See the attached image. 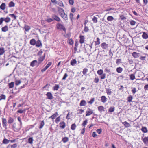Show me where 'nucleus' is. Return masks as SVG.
I'll list each match as a JSON object with an SVG mask.
<instances>
[{"label": "nucleus", "instance_id": "nucleus-1", "mask_svg": "<svg viewBox=\"0 0 148 148\" xmlns=\"http://www.w3.org/2000/svg\"><path fill=\"white\" fill-rule=\"evenodd\" d=\"M12 127L13 130L15 132H18L21 130V127L19 126V125H17L16 123H14L12 125Z\"/></svg>", "mask_w": 148, "mask_h": 148}, {"label": "nucleus", "instance_id": "nucleus-2", "mask_svg": "<svg viewBox=\"0 0 148 148\" xmlns=\"http://www.w3.org/2000/svg\"><path fill=\"white\" fill-rule=\"evenodd\" d=\"M56 27L58 29H62L64 31H65L66 30L65 28L64 25L60 23H58L57 24Z\"/></svg>", "mask_w": 148, "mask_h": 148}, {"label": "nucleus", "instance_id": "nucleus-3", "mask_svg": "<svg viewBox=\"0 0 148 148\" xmlns=\"http://www.w3.org/2000/svg\"><path fill=\"white\" fill-rule=\"evenodd\" d=\"M93 113V111L92 110L88 108L86 112V116L90 115Z\"/></svg>", "mask_w": 148, "mask_h": 148}, {"label": "nucleus", "instance_id": "nucleus-4", "mask_svg": "<svg viewBox=\"0 0 148 148\" xmlns=\"http://www.w3.org/2000/svg\"><path fill=\"white\" fill-rule=\"evenodd\" d=\"M2 125L3 127H4L5 129H7V120L5 118H3L2 119Z\"/></svg>", "mask_w": 148, "mask_h": 148}, {"label": "nucleus", "instance_id": "nucleus-5", "mask_svg": "<svg viewBox=\"0 0 148 148\" xmlns=\"http://www.w3.org/2000/svg\"><path fill=\"white\" fill-rule=\"evenodd\" d=\"M80 38L79 42L81 44H83L84 42L85 41V37L84 36L80 35L79 36Z\"/></svg>", "mask_w": 148, "mask_h": 148}, {"label": "nucleus", "instance_id": "nucleus-6", "mask_svg": "<svg viewBox=\"0 0 148 148\" xmlns=\"http://www.w3.org/2000/svg\"><path fill=\"white\" fill-rule=\"evenodd\" d=\"M105 89L106 93L108 95H111L112 93V90L111 89L106 88Z\"/></svg>", "mask_w": 148, "mask_h": 148}, {"label": "nucleus", "instance_id": "nucleus-7", "mask_svg": "<svg viewBox=\"0 0 148 148\" xmlns=\"http://www.w3.org/2000/svg\"><path fill=\"white\" fill-rule=\"evenodd\" d=\"M101 46L103 49H106L108 47V44L103 42L101 44Z\"/></svg>", "mask_w": 148, "mask_h": 148}, {"label": "nucleus", "instance_id": "nucleus-8", "mask_svg": "<svg viewBox=\"0 0 148 148\" xmlns=\"http://www.w3.org/2000/svg\"><path fill=\"white\" fill-rule=\"evenodd\" d=\"M97 108L98 110L100 112H101L103 111H105V108L102 106H98L97 107Z\"/></svg>", "mask_w": 148, "mask_h": 148}, {"label": "nucleus", "instance_id": "nucleus-9", "mask_svg": "<svg viewBox=\"0 0 148 148\" xmlns=\"http://www.w3.org/2000/svg\"><path fill=\"white\" fill-rule=\"evenodd\" d=\"M142 139L145 144H148V136L145 137L143 138L142 137Z\"/></svg>", "mask_w": 148, "mask_h": 148}, {"label": "nucleus", "instance_id": "nucleus-10", "mask_svg": "<svg viewBox=\"0 0 148 148\" xmlns=\"http://www.w3.org/2000/svg\"><path fill=\"white\" fill-rule=\"evenodd\" d=\"M107 98L105 96H102L101 97V101L103 103H106L107 100Z\"/></svg>", "mask_w": 148, "mask_h": 148}, {"label": "nucleus", "instance_id": "nucleus-11", "mask_svg": "<svg viewBox=\"0 0 148 148\" xmlns=\"http://www.w3.org/2000/svg\"><path fill=\"white\" fill-rule=\"evenodd\" d=\"M38 62L36 60H34L32 61L30 63V66L32 67H34L35 65H37Z\"/></svg>", "mask_w": 148, "mask_h": 148}, {"label": "nucleus", "instance_id": "nucleus-12", "mask_svg": "<svg viewBox=\"0 0 148 148\" xmlns=\"http://www.w3.org/2000/svg\"><path fill=\"white\" fill-rule=\"evenodd\" d=\"M14 119L10 117L8 118V123L9 124L13 123L14 122Z\"/></svg>", "mask_w": 148, "mask_h": 148}, {"label": "nucleus", "instance_id": "nucleus-13", "mask_svg": "<svg viewBox=\"0 0 148 148\" xmlns=\"http://www.w3.org/2000/svg\"><path fill=\"white\" fill-rule=\"evenodd\" d=\"M122 123L124 125L125 127H129L131 126L126 121L122 122Z\"/></svg>", "mask_w": 148, "mask_h": 148}, {"label": "nucleus", "instance_id": "nucleus-14", "mask_svg": "<svg viewBox=\"0 0 148 148\" xmlns=\"http://www.w3.org/2000/svg\"><path fill=\"white\" fill-rule=\"evenodd\" d=\"M142 37L144 39H146L148 38V35L145 32H143Z\"/></svg>", "mask_w": 148, "mask_h": 148}, {"label": "nucleus", "instance_id": "nucleus-15", "mask_svg": "<svg viewBox=\"0 0 148 148\" xmlns=\"http://www.w3.org/2000/svg\"><path fill=\"white\" fill-rule=\"evenodd\" d=\"M36 46L37 47H39L40 46H42V44L40 40H38V41L36 42Z\"/></svg>", "mask_w": 148, "mask_h": 148}, {"label": "nucleus", "instance_id": "nucleus-16", "mask_svg": "<svg viewBox=\"0 0 148 148\" xmlns=\"http://www.w3.org/2000/svg\"><path fill=\"white\" fill-rule=\"evenodd\" d=\"M54 20H56L57 21L59 22L60 21V19L59 17L56 15H53L52 16Z\"/></svg>", "mask_w": 148, "mask_h": 148}, {"label": "nucleus", "instance_id": "nucleus-17", "mask_svg": "<svg viewBox=\"0 0 148 148\" xmlns=\"http://www.w3.org/2000/svg\"><path fill=\"white\" fill-rule=\"evenodd\" d=\"M47 97L48 99L50 100L52 99L53 98L52 94L50 92L47 93Z\"/></svg>", "mask_w": 148, "mask_h": 148}, {"label": "nucleus", "instance_id": "nucleus-18", "mask_svg": "<svg viewBox=\"0 0 148 148\" xmlns=\"http://www.w3.org/2000/svg\"><path fill=\"white\" fill-rule=\"evenodd\" d=\"M8 30V28L7 25L1 28V30L2 32H6Z\"/></svg>", "mask_w": 148, "mask_h": 148}, {"label": "nucleus", "instance_id": "nucleus-19", "mask_svg": "<svg viewBox=\"0 0 148 148\" xmlns=\"http://www.w3.org/2000/svg\"><path fill=\"white\" fill-rule=\"evenodd\" d=\"M58 114L57 112H56L54 114H53L51 117L49 118H51L53 119H55L58 116Z\"/></svg>", "mask_w": 148, "mask_h": 148}, {"label": "nucleus", "instance_id": "nucleus-20", "mask_svg": "<svg viewBox=\"0 0 148 148\" xmlns=\"http://www.w3.org/2000/svg\"><path fill=\"white\" fill-rule=\"evenodd\" d=\"M60 128L64 129L65 127V123L64 122H62L60 123Z\"/></svg>", "mask_w": 148, "mask_h": 148}, {"label": "nucleus", "instance_id": "nucleus-21", "mask_svg": "<svg viewBox=\"0 0 148 148\" xmlns=\"http://www.w3.org/2000/svg\"><path fill=\"white\" fill-rule=\"evenodd\" d=\"M141 130L144 133H147L148 132L147 129L145 127H142Z\"/></svg>", "mask_w": 148, "mask_h": 148}, {"label": "nucleus", "instance_id": "nucleus-22", "mask_svg": "<svg viewBox=\"0 0 148 148\" xmlns=\"http://www.w3.org/2000/svg\"><path fill=\"white\" fill-rule=\"evenodd\" d=\"M77 61L75 59H73L71 61L70 64L71 65L73 66L77 63Z\"/></svg>", "mask_w": 148, "mask_h": 148}, {"label": "nucleus", "instance_id": "nucleus-23", "mask_svg": "<svg viewBox=\"0 0 148 148\" xmlns=\"http://www.w3.org/2000/svg\"><path fill=\"white\" fill-rule=\"evenodd\" d=\"M36 41L34 39H33L30 40V43L32 45H36Z\"/></svg>", "mask_w": 148, "mask_h": 148}, {"label": "nucleus", "instance_id": "nucleus-24", "mask_svg": "<svg viewBox=\"0 0 148 148\" xmlns=\"http://www.w3.org/2000/svg\"><path fill=\"white\" fill-rule=\"evenodd\" d=\"M58 12L59 14L62 13H64V9L60 7H58Z\"/></svg>", "mask_w": 148, "mask_h": 148}, {"label": "nucleus", "instance_id": "nucleus-25", "mask_svg": "<svg viewBox=\"0 0 148 148\" xmlns=\"http://www.w3.org/2000/svg\"><path fill=\"white\" fill-rule=\"evenodd\" d=\"M86 104V101L84 100H82L81 101L80 103V106H84Z\"/></svg>", "mask_w": 148, "mask_h": 148}, {"label": "nucleus", "instance_id": "nucleus-26", "mask_svg": "<svg viewBox=\"0 0 148 148\" xmlns=\"http://www.w3.org/2000/svg\"><path fill=\"white\" fill-rule=\"evenodd\" d=\"M139 54V53L136 52H134L132 53V55L134 58H138V57Z\"/></svg>", "mask_w": 148, "mask_h": 148}, {"label": "nucleus", "instance_id": "nucleus-27", "mask_svg": "<svg viewBox=\"0 0 148 148\" xmlns=\"http://www.w3.org/2000/svg\"><path fill=\"white\" fill-rule=\"evenodd\" d=\"M5 3H3L0 6V8L3 10H4L5 8Z\"/></svg>", "mask_w": 148, "mask_h": 148}, {"label": "nucleus", "instance_id": "nucleus-28", "mask_svg": "<svg viewBox=\"0 0 148 148\" xmlns=\"http://www.w3.org/2000/svg\"><path fill=\"white\" fill-rule=\"evenodd\" d=\"M4 49L3 47H1L0 48V55H3L5 52Z\"/></svg>", "mask_w": 148, "mask_h": 148}, {"label": "nucleus", "instance_id": "nucleus-29", "mask_svg": "<svg viewBox=\"0 0 148 148\" xmlns=\"http://www.w3.org/2000/svg\"><path fill=\"white\" fill-rule=\"evenodd\" d=\"M123 68L121 67H118L116 69L117 72L119 73H121L123 71Z\"/></svg>", "mask_w": 148, "mask_h": 148}, {"label": "nucleus", "instance_id": "nucleus-30", "mask_svg": "<svg viewBox=\"0 0 148 148\" xmlns=\"http://www.w3.org/2000/svg\"><path fill=\"white\" fill-rule=\"evenodd\" d=\"M10 142V140H8L6 138H4L3 140V143L5 144H8Z\"/></svg>", "mask_w": 148, "mask_h": 148}, {"label": "nucleus", "instance_id": "nucleus-31", "mask_svg": "<svg viewBox=\"0 0 148 148\" xmlns=\"http://www.w3.org/2000/svg\"><path fill=\"white\" fill-rule=\"evenodd\" d=\"M14 6L15 3L11 1L8 4V6L9 7H14Z\"/></svg>", "mask_w": 148, "mask_h": 148}, {"label": "nucleus", "instance_id": "nucleus-32", "mask_svg": "<svg viewBox=\"0 0 148 148\" xmlns=\"http://www.w3.org/2000/svg\"><path fill=\"white\" fill-rule=\"evenodd\" d=\"M107 20L108 21H111L114 20V18L112 16H109L107 17Z\"/></svg>", "mask_w": 148, "mask_h": 148}, {"label": "nucleus", "instance_id": "nucleus-33", "mask_svg": "<svg viewBox=\"0 0 148 148\" xmlns=\"http://www.w3.org/2000/svg\"><path fill=\"white\" fill-rule=\"evenodd\" d=\"M69 138L67 137H64L62 139V141L64 143H66L68 141Z\"/></svg>", "mask_w": 148, "mask_h": 148}, {"label": "nucleus", "instance_id": "nucleus-34", "mask_svg": "<svg viewBox=\"0 0 148 148\" xmlns=\"http://www.w3.org/2000/svg\"><path fill=\"white\" fill-rule=\"evenodd\" d=\"M24 28L25 29V31L27 32L30 29V26L27 25H25Z\"/></svg>", "mask_w": 148, "mask_h": 148}, {"label": "nucleus", "instance_id": "nucleus-35", "mask_svg": "<svg viewBox=\"0 0 148 148\" xmlns=\"http://www.w3.org/2000/svg\"><path fill=\"white\" fill-rule=\"evenodd\" d=\"M33 138L32 137H29L28 139V143L30 144H32L33 143Z\"/></svg>", "mask_w": 148, "mask_h": 148}, {"label": "nucleus", "instance_id": "nucleus-36", "mask_svg": "<svg viewBox=\"0 0 148 148\" xmlns=\"http://www.w3.org/2000/svg\"><path fill=\"white\" fill-rule=\"evenodd\" d=\"M103 70L100 69L97 71V73L99 75H101L103 73Z\"/></svg>", "mask_w": 148, "mask_h": 148}, {"label": "nucleus", "instance_id": "nucleus-37", "mask_svg": "<svg viewBox=\"0 0 148 148\" xmlns=\"http://www.w3.org/2000/svg\"><path fill=\"white\" fill-rule=\"evenodd\" d=\"M57 4L60 6L64 7V5L62 2L61 1H59L58 2H57Z\"/></svg>", "mask_w": 148, "mask_h": 148}, {"label": "nucleus", "instance_id": "nucleus-38", "mask_svg": "<svg viewBox=\"0 0 148 148\" xmlns=\"http://www.w3.org/2000/svg\"><path fill=\"white\" fill-rule=\"evenodd\" d=\"M14 83L13 82H12L8 84V86L9 88H12L14 87Z\"/></svg>", "mask_w": 148, "mask_h": 148}, {"label": "nucleus", "instance_id": "nucleus-39", "mask_svg": "<svg viewBox=\"0 0 148 148\" xmlns=\"http://www.w3.org/2000/svg\"><path fill=\"white\" fill-rule=\"evenodd\" d=\"M133 99V97L132 96H129L127 98V101L130 102L132 101V100Z\"/></svg>", "mask_w": 148, "mask_h": 148}, {"label": "nucleus", "instance_id": "nucleus-40", "mask_svg": "<svg viewBox=\"0 0 148 148\" xmlns=\"http://www.w3.org/2000/svg\"><path fill=\"white\" fill-rule=\"evenodd\" d=\"M130 79L133 80L135 79V76L134 74H131L130 75Z\"/></svg>", "mask_w": 148, "mask_h": 148}, {"label": "nucleus", "instance_id": "nucleus-41", "mask_svg": "<svg viewBox=\"0 0 148 148\" xmlns=\"http://www.w3.org/2000/svg\"><path fill=\"white\" fill-rule=\"evenodd\" d=\"M76 126L75 124H73L72 125L71 127V129L72 130H74L75 129Z\"/></svg>", "mask_w": 148, "mask_h": 148}, {"label": "nucleus", "instance_id": "nucleus-42", "mask_svg": "<svg viewBox=\"0 0 148 148\" xmlns=\"http://www.w3.org/2000/svg\"><path fill=\"white\" fill-rule=\"evenodd\" d=\"M88 69L87 68H84L83 69V71H82L83 74L84 75H86L87 72L88 71Z\"/></svg>", "mask_w": 148, "mask_h": 148}, {"label": "nucleus", "instance_id": "nucleus-43", "mask_svg": "<svg viewBox=\"0 0 148 148\" xmlns=\"http://www.w3.org/2000/svg\"><path fill=\"white\" fill-rule=\"evenodd\" d=\"M4 20H3V21L6 23H8L10 21V18L8 17H6V18H4Z\"/></svg>", "mask_w": 148, "mask_h": 148}, {"label": "nucleus", "instance_id": "nucleus-44", "mask_svg": "<svg viewBox=\"0 0 148 148\" xmlns=\"http://www.w3.org/2000/svg\"><path fill=\"white\" fill-rule=\"evenodd\" d=\"M64 15L61 17L64 20H66L68 19L67 16L66 14H64Z\"/></svg>", "mask_w": 148, "mask_h": 148}, {"label": "nucleus", "instance_id": "nucleus-45", "mask_svg": "<svg viewBox=\"0 0 148 148\" xmlns=\"http://www.w3.org/2000/svg\"><path fill=\"white\" fill-rule=\"evenodd\" d=\"M115 110V108L113 107H110L108 110V111L109 112H113Z\"/></svg>", "mask_w": 148, "mask_h": 148}, {"label": "nucleus", "instance_id": "nucleus-46", "mask_svg": "<svg viewBox=\"0 0 148 148\" xmlns=\"http://www.w3.org/2000/svg\"><path fill=\"white\" fill-rule=\"evenodd\" d=\"M97 41H95V45H99L100 43V39L99 38H97Z\"/></svg>", "mask_w": 148, "mask_h": 148}, {"label": "nucleus", "instance_id": "nucleus-47", "mask_svg": "<svg viewBox=\"0 0 148 148\" xmlns=\"http://www.w3.org/2000/svg\"><path fill=\"white\" fill-rule=\"evenodd\" d=\"M53 88L54 90H58L59 88V86L58 85L56 84L53 87Z\"/></svg>", "mask_w": 148, "mask_h": 148}, {"label": "nucleus", "instance_id": "nucleus-48", "mask_svg": "<svg viewBox=\"0 0 148 148\" xmlns=\"http://www.w3.org/2000/svg\"><path fill=\"white\" fill-rule=\"evenodd\" d=\"M18 146L17 144L14 143L12 145H11L10 147L11 148H16Z\"/></svg>", "mask_w": 148, "mask_h": 148}, {"label": "nucleus", "instance_id": "nucleus-49", "mask_svg": "<svg viewBox=\"0 0 148 148\" xmlns=\"http://www.w3.org/2000/svg\"><path fill=\"white\" fill-rule=\"evenodd\" d=\"M60 116L58 117H57L56 119L55 122L57 123L58 124L59 122L60 121Z\"/></svg>", "mask_w": 148, "mask_h": 148}, {"label": "nucleus", "instance_id": "nucleus-50", "mask_svg": "<svg viewBox=\"0 0 148 148\" xmlns=\"http://www.w3.org/2000/svg\"><path fill=\"white\" fill-rule=\"evenodd\" d=\"M87 123L88 120H87L86 119L85 121H83V123L82 124V125L85 127L86 125L87 124Z\"/></svg>", "mask_w": 148, "mask_h": 148}, {"label": "nucleus", "instance_id": "nucleus-51", "mask_svg": "<svg viewBox=\"0 0 148 148\" xmlns=\"http://www.w3.org/2000/svg\"><path fill=\"white\" fill-rule=\"evenodd\" d=\"M0 100H1L2 99H5L6 97L5 95L3 94H1V95L0 96Z\"/></svg>", "mask_w": 148, "mask_h": 148}, {"label": "nucleus", "instance_id": "nucleus-52", "mask_svg": "<svg viewBox=\"0 0 148 148\" xmlns=\"http://www.w3.org/2000/svg\"><path fill=\"white\" fill-rule=\"evenodd\" d=\"M44 122L43 121H42L40 123V125L39 128L40 129L42 128V127L43 126H44Z\"/></svg>", "mask_w": 148, "mask_h": 148}, {"label": "nucleus", "instance_id": "nucleus-53", "mask_svg": "<svg viewBox=\"0 0 148 148\" xmlns=\"http://www.w3.org/2000/svg\"><path fill=\"white\" fill-rule=\"evenodd\" d=\"M95 101V98H92L91 99L90 101H88V103L90 104H92Z\"/></svg>", "mask_w": 148, "mask_h": 148}, {"label": "nucleus", "instance_id": "nucleus-54", "mask_svg": "<svg viewBox=\"0 0 148 148\" xmlns=\"http://www.w3.org/2000/svg\"><path fill=\"white\" fill-rule=\"evenodd\" d=\"M45 54L44 53V56L40 57L39 58V61H40V62L42 61L44 59V57H45Z\"/></svg>", "mask_w": 148, "mask_h": 148}, {"label": "nucleus", "instance_id": "nucleus-55", "mask_svg": "<svg viewBox=\"0 0 148 148\" xmlns=\"http://www.w3.org/2000/svg\"><path fill=\"white\" fill-rule=\"evenodd\" d=\"M68 43L70 45H72L73 44V42L72 39H69L68 40Z\"/></svg>", "mask_w": 148, "mask_h": 148}, {"label": "nucleus", "instance_id": "nucleus-56", "mask_svg": "<svg viewBox=\"0 0 148 148\" xmlns=\"http://www.w3.org/2000/svg\"><path fill=\"white\" fill-rule=\"evenodd\" d=\"M73 15L72 13H70L69 15V17L70 18L71 21H72L73 20Z\"/></svg>", "mask_w": 148, "mask_h": 148}, {"label": "nucleus", "instance_id": "nucleus-57", "mask_svg": "<svg viewBox=\"0 0 148 148\" xmlns=\"http://www.w3.org/2000/svg\"><path fill=\"white\" fill-rule=\"evenodd\" d=\"M92 21L94 23H97V18L95 16H94L92 18Z\"/></svg>", "mask_w": 148, "mask_h": 148}, {"label": "nucleus", "instance_id": "nucleus-58", "mask_svg": "<svg viewBox=\"0 0 148 148\" xmlns=\"http://www.w3.org/2000/svg\"><path fill=\"white\" fill-rule=\"evenodd\" d=\"M9 15L11 16L12 17L14 18V20L16 19V16H15L14 14H10Z\"/></svg>", "mask_w": 148, "mask_h": 148}, {"label": "nucleus", "instance_id": "nucleus-59", "mask_svg": "<svg viewBox=\"0 0 148 148\" xmlns=\"http://www.w3.org/2000/svg\"><path fill=\"white\" fill-rule=\"evenodd\" d=\"M89 31V29L88 27L86 26L84 27V31L85 32H88Z\"/></svg>", "mask_w": 148, "mask_h": 148}, {"label": "nucleus", "instance_id": "nucleus-60", "mask_svg": "<svg viewBox=\"0 0 148 148\" xmlns=\"http://www.w3.org/2000/svg\"><path fill=\"white\" fill-rule=\"evenodd\" d=\"M99 79L98 77H95L94 79V82L96 83H97L99 81Z\"/></svg>", "mask_w": 148, "mask_h": 148}, {"label": "nucleus", "instance_id": "nucleus-61", "mask_svg": "<svg viewBox=\"0 0 148 148\" xmlns=\"http://www.w3.org/2000/svg\"><path fill=\"white\" fill-rule=\"evenodd\" d=\"M100 76V78L101 79H104L106 77V74L105 73H103L102 75Z\"/></svg>", "mask_w": 148, "mask_h": 148}, {"label": "nucleus", "instance_id": "nucleus-62", "mask_svg": "<svg viewBox=\"0 0 148 148\" xmlns=\"http://www.w3.org/2000/svg\"><path fill=\"white\" fill-rule=\"evenodd\" d=\"M21 83V81L20 80H16L15 82V84L16 85H19Z\"/></svg>", "mask_w": 148, "mask_h": 148}, {"label": "nucleus", "instance_id": "nucleus-63", "mask_svg": "<svg viewBox=\"0 0 148 148\" xmlns=\"http://www.w3.org/2000/svg\"><path fill=\"white\" fill-rule=\"evenodd\" d=\"M132 92L133 94H135L136 92V88H133V89L132 90Z\"/></svg>", "mask_w": 148, "mask_h": 148}, {"label": "nucleus", "instance_id": "nucleus-64", "mask_svg": "<svg viewBox=\"0 0 148 148\" xmlns=\"http://www.w3.org/2000/svg\"><path fill=\"white\" fill-rule=\"evenodd\" d=\"M69 4L71 5H73L74 3V0H69Z\"/></svg>", "mask_w": 148, "mask_h": 148}]
</instances>
